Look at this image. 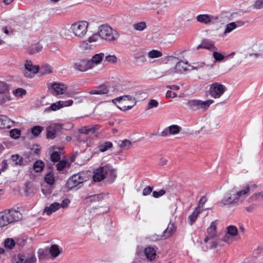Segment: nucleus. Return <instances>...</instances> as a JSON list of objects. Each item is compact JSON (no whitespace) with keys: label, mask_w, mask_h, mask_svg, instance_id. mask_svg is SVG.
<instances>
[{"label":"nucleus","mask_w":263,"mask_h":263,"mask_svg":"<svg viewBox=\"0 0 263 263\" xmlns=\"http://www.w3.org/2000/svg\"><path fill=\"white\" fill-rule=\"evenodd\" d=\"M257 185L251 182L237 184L225 193L219 202L220 206L239 205L244 202L249 196L251 188L256 189Z\"/></svg>","instance_id":"nucleus-1"},{"label":"nucleus","mask_w":263,"mask_h":263,"mask_svg":"<svg viewBox=\"0 0 263 263\" xmlns=\"http://www.w3.org/2000/svg\"><path fill=\"white\" fill-rule=\"evenodd\" d=\"M23 216L18 210L10 209L0 212V231L9 224L22 219Z\"/></svg>","instance_id":"nucleus-2"},{"label":"nucleus","mask_w":263,"mask_h":263,"mask_svg":"<svg viewBox=\"0 0 263 263\" xmlns=\"http://www.w3.org/2000/svg\"><path fill=\"white\" fill-rule=\"evenodd\" d=\"M63 249L56 244H52L45 249H41L38 251V257L40 260L47 259L54 260L63 253Z\"/></svg>","instance_id":"nucleus-3"},{"label":"nucleus","mask_w":263,"mask_h":263,"mask_svg":"<svg viewBox=\"0 0 263 263\" xmlns=\"http://www.w3.org/2000/svg\"><path fill=\"white\" fill-rule=\"evenodd\" d=\"M100 39L110 42H115L119 37V33L108 25H102L98 29Z\"/></svg>","instance_id":"nucleus-4"},{"label":"nucleus","mask_w":263,"mask_h":263,"mask_svg":"<svg viewBox=\"0 0 263 263\" xmlns=\"http://www.w3.org/2000/svg\"><path fill=\"white\" fill-rule=\"evenodd\" d=\"M89 23L87 21H80L73 23L70 28L71 32L77 37H84L87 31Z\"/></svg>","instance_id":"nucleus-5"},{"label":"nucleus","mask_w":263,"mask_h":263,"mask_svg":"<svg viewBox=\"0 0 263 263\" xmlns=\"http://www.w3.org/2000/svg\"><path fill=\"white\" fill-rule=\"evenodd\" d=\"M227 90V87L218 82L210 85L209 93L211 97L215 99L221 98Z\"/></svg>","instance_id":"nucleus-6"},{"label":"nucleus","mask_w":263,"mask_h":263,"mask_svg":"<svg viewBox=\"0 0 263 263\" xmlns=\"http://www.w3.org/2000/svg\"><path fill=\"white\" fill-rule=\"evenodd\" d=\"M113 172L112 168L109 165L101 166L93 171V180L95 182H100L103 180L107 176L111 175Z\"/></svg>","instance_id":"nucleus-7"},{"label":"nucleus","mask_w":263,"mask_h":263,"mask_svg":"<svg viewBox=\"0 0 263 263\" xmlns=\"http://www.w3.org/2000/svg\"><path fill=\"white\" fill-rule=\"evenodd\" d=\"M88 179V176L86 172H81L74 174L68 180L67 182V187L69 189H72L87 181Z\"/></svg>","instance_id":"nucleus-8"},{"label":"nucleus","mask_w":263,"mask_h":263,"mask_svg":"<svg viewBox=\"0 0 263 263\" xmlns=\"http://www.w3.org/2000/svg\"><path fill=\"white\" fill-rule=\"evenodd\" d=\"M70 202V200L68 199H64L61 203L54 202L50 204L49 206H46L43 210V213L48 216H50L53 213L60 210L61 208L65 209L67 208L69 206Z\"/></svg>","instance_id":"nucleus-9"},{"label":"nucleus","mask_w":263,"mask_h":263,"mask_svg":"<svg viewBox=\"0 0 263 263\" xmlns=\"http://www.w3.org/2000/svg\"><path fill=\"white\" fill-rule=\"evenodd\" d=\"M214 102L211 99L202 101L200 100H192L187 102L188 106L193 110H206Z\"/></svg>","instance_id":"nucleus-10"},{"label":"nucleus","mask_w":263,"mask_h":263,"mask_svg":"<svg viewBox=\"0 0 263 263\" xmlns=\"http://www.w3.org/2000/svg\"><path fill=\"white\" fill-rule=\"evenodd\" d=\"M39 71V66L34 65L32 61L26 60L22 69L23 75L28 78H32Z\"/></svg>","instance_id":"nucleus-11"},{"label":"nucleus","mask_w":263,"mask_h":263,"mask_svg":"<svg viewBox=\"0 0 263 263\" xmlns=\"http://www.w3.org/2000/svg\"><path fill=\"white\" fill-rule=\"evenodd\" d=\"M122 103L124 105L121 107L119 105H117V107L122 111H126L127 110L132 109L136 104L137 101L134 97L130 95L123 96Z\"/></svg>","instance_id":"nucleus-12"},{"label":"nucleus","mask_w":263,"mask_h":263,"mask_svg":"<svg viewBox=\"0 0 263 263\" xmlns=\"http://www.w3.org/2000/svg\"><path fill=\"white\" fill-rule=\"evenodd\" d=\"M74 67L78 70L85 72L93 69L89 59H82L74 64Z\"/></svg>","instance_id":"nucleus-13"},{"label":"nucleus","mask_w":263,"mask_h":263,"mask_svg":"<svg viewBox=\"0 0 263 263\" xmlns=\"http://www.w3.org/2000/svg\"><path fill=\"white\" fill-rule=\"evenodd\" d=\"M190 66L191 64H189L187 61H180L170 70V71L171 73H182L190 70Z\"/></svg>","instance_id":"nucleus-14"},{"label":"nucleus","mask_w":263,"mask_h":263,"mask_svg":"<svg viewBox=\"0 0 263 263\" xmlns=\"http://www.w3.org/2000/svg\"><path fill=\"white\" fill-rule=\"evenodd\" d=\"M245 24V22L240 20L234 22H231L227 24L225 26L224 31L221 34V36L223 37H226L228 35V34L231 33L237 27L242 26Z\"/></svg>","instance_id":"nucleus-15"},{"label":"nucleus","mask_w":263,"mask_h":263,"mask_svg":"<svg viewBox=\"0 0 263 263\" xmlns=\"http://www.w3.org/2000/svg\"><path fill=\"white\" fill-rule=\"evenodd\" d=\"M218 19V17L207 14H199L196 17L198 22L206 25L214 24Z\"/></svg>","instance_id":"nucleus-16"},{"label":"nucleus","mask_w":263,"mask_h":263,"mask_svg":"<svg viewBox=\"0 0 263 263\" xmlns=\"http://www.w3.org/2000/svg\"><path fill=\"white\" fill-rule=\"evenodd\" d=\"M217 222L213 221L210 226L207 229L208 236L205 238L204 241L207 243L209 240L217 237Z\"/></svg>","instance_id":"nucleus-17"},{"label":"nucleus","mask_w":263,"mask_h":263,"mask_svg":"<svg viewBox=\"0 0 263 263\" xmlns=\"http://www.w3.org/2000/svg\"><path fill=\"white\" fill-rule=\"evenodd\" d=\"M60 124H54L47 128V137L48 138L53 139L56 137L57 134L61 129Z\"/></svg>","instance_id":"nucleus-18"},{"label":"nucleus","mask_w":263,"mask_h":263,"mask_svg":"<svg viewBox=\"0 0 263 263\" xmlns=\"http://www.w3.org/2000/svg\"><path fill=\"white\" fill-rule=\"evenodd\" d=\"M51 89L56 95H63L67 89V86L63 83H53L51 85Z\"/></svg>","instance_id":"nucleus-19"},{"label":"nucleus","mask_w":263,"mask_h":263,"mask_svg":"<svg viewBox=\"0 0 263 263\" xmlns=\"http://www.w3.org/2000/svg\"><path fill=\"white\" fill-rule=\"evenodd\" d=\"M143 255L149 261H153L156 258L157 253L156 250L153 247H147L143 251Z\"/></svg>","instance_id":"nucleus-20"},{"label":"nucleus","mask_w":263,"mask_h":263,"mask_svg":"<svg viewBox=\"0 0 263 263\" xmlns=\"http://www.w3.org/2000/svg\"><path fill=\"white\" fill-rule=\"evenodd\" d=\"M219 123L215 120H210L205 122L204 125L201 127V130L206 132H209L215 129L218 128Z\"/></svg>","instance_id":"nucleus-21"},{"label":"nucleus","mask_w":263,"mask_h":263,"mask_svg":"<svg viewBox=\"0 0 263 263\" xmlns=\"http://www.w3.org/2000/svg\"><path fill=\"white\" fill-rule=\"evenodd\" d=\"M104 54L102 52L94 54L91 59H89L93 69L97 66L100 65L103 61Z\"/></svg>","instance_id":"nucleus-22"},{"label":"nucleus","mask_w":263,"mask_h":263,"mask_svg":"<svg viewBox=\"0 0 263 263\" xmlns=\"http://www.w3.org/2000/svg\"><path fill=\"white\" fill-rule=\"evenodd\" d=\"M79 47L80 50L84 53H88L95 47L93 45L91 44L87 40L81 42Z\"/></svg>","instance_id":"nucleus-23"},{"label":"nucleus","mask_w":263,"mask_h":263,"mask_svg":"<svg viewBox=\"0 0 263 263\" xmlns=\"http://www.w3.org/2000/svg\"><path fill=\"white\" fill-rule=\"evenodd\" d=\"M175 231L176 228L174 224L173 223H170L168 224L167 228L164 231L162 237L164 239L168 238L175 233Z\"/></svg>","instance_id":"nucleus-24"},{"label":"nucleus","mask_w":263,"mask_h":263,"mask_svg":"<svg viewBox=\"0 0 263 263\" xmlns=\"http://www.w3.org/2000/svg\"><path fill=\"white\" fill-rule=\"evenodd\" d=\"M109 90L107 86H100L97 89L92 90L89 92L90 95H105L108 93Z\"/></svg>","instance_id":"nucleus-25"},{"label":"nucleus","mask_w":263,"mask_h":263,"mask_svg":"<svg viewBox=\"0 0 263 263\" xmlns=\"http://www.w3.org/2000/svg\"><path fill=\"white\" fill-rule=\"evenodd\" d=\"M201 212V211L199 208H196L192 214L189 216L188 221L191 225L193 224L196 221L198 215Z\"/></svg>","instance_id":"nucleus-26"},{"label":"nucleus","mask_w":263,"mask_h":263,"mask_svg":"<svg viewBox=\"0 0 263 263\" xmlns=\"http://www.w3.org/2000/svg\"><path fill=\"white\" fill-rule=\"evenodd\" d=\"M198 49L199 48H204L208 50H210L212 51L216 50L217 48L214 46L213 43L211 42H203L201 44L199 45L197 47Z\"/></svg>","instance_id":"nucleus-27"},{"label":"nucleus","mask_w":263,"mask_h":263,"mask_svg":"<svg viewBox=\"0 0 263 263\" xmlns=\"http://www.w3.org/2000/svg\"><path fill=\"white\" fill-rule=\"evenodd\" d=\"M52 71V67L50 65H44L40 68L39 67V71L38 72H39L41 75H44L51 73Z\"/></svg>","instance_id":"nucleus-28"},{"label":"nucleus","mask_w":263,"mask_h":263,"mask_svg":"<svg viewBox=\"0 0 263 263\" xmlns=\"http://www.w3.org/2000/svg\"><path fill=\"white\" fill-rule=\"evenodd\" d=\"M132 145V142L128 139H124L118 143V146L123 150H128Z\"/></svg>","instance_id":"nucleus-29"},{"label":"nucleus","mask_w":263,"mask_h":263,"mask_svg":"<svg viewBox=\"0 0 263 263\" xmlns=\"http://www.w3.org/2000/svg\"><path fill=\"white\" fill-rule=\"evenodd\" d=\"M112 143L110 141L105 142L98 146V149L100 152H105L109 148L112 147Z\"/></svg>","instance_id":"nucleus-30"},{"label":"nucleus","mask_w":263,"mask_h":263,"mask_svg":"<svg viewBox=\"0 0 263 263\" xmlns=\"http://www.w3.org/2000/svg\"><path fill=\"white\" fill-rule=\"evenodd\" d=\"M12 100V98L10 93L9 92V90L0 95V104H4L7 102L10 101Z\"/></svg>","instance_id":"nucleus-31"},{"label":"nucleus","mask_w":263,"mask_h":263,"mask_svg":"<svg viewBox=\"0 0 263 263\" xmlns=\"http://www.w3.org/2000/svg\"><path fill=\"white\" fill-rule=\"evenodd\" d=\"M43 49V46L39 43H36L30 46L29 53L30 54H33L40 52Z\"/></svg>","instance_id":"nucleus-32"},{"label":"nucleus","mask_w":263,"mask_h":263,"mask_svg":"<svg viewBox=\"0 0 263 263\" xmlns=\"http://www.w3.org/2000/svg\"><path fill=\"white\" fill-rule=\"evenodd\" d=\"M99 129V126L96 125L91 127H84L80 130L82 133L87 134L89 133H94Z\"/></svg>","instance_id":"nucleus-33"},{"label":"nucleus","mask_w":263,"mask_h":263,"mask_svg":"<svg viewBox=\"0 0 263 263\" xmlns=\"http://www.w3.org/2000/svg\"><path fill=\"white\" fill-rule=\"evenodd\" d=\"M162 55L163 54L161 51L155 49L149 51L147 53V55L150 59L160 58L162 57Z\"/></svg>","instance_id":"nucleus-34"},{"label":"nucleus","mask_w":263,"mask_h":263,"mask_svg":"<svg viewBox=\"0 0 263 263\" xmlns=\"http://www.w3.org/2000/svg\"><path fill=\"white\" fill-rule=\"evenodd\" d=\"M133 27L135 30L142 31L146 28V24L144 22H138L134 24L133 25Z\"/></svg>","instance_id":"nucleus-35"},{"label":"nucleus","mask_w":263,"mask_h":263,"mask_svg":"<svg viewBox=\"0 0 263 263\" xmlns=\"http://www.w3.org/2000/svg\"><path fill=\"white\" fill-rule=\"evenodd\" d=\"M222 240L223 242L227 243V244L230 245L236 240V238L234 236H232L230 234L226 233L222 237Z\"/></svg>","instance_id":"nucleus-36"},{"label":"nucleus","mask_w":263,"mask_h":263,"mask_svg":"<svg viewBox=\"0 0 263 263\" xmlns=\"http://www.w3.org/2000/svg\"><path fill=\"white\" fill-rule=\"evenodd\" d=\"M11 159L16 165H23V159L19 155H13L11 156Z\"/></svg>","instance_id":"nucleus-37"},{"label":"nucleus","mask_w":263,"mask_h":263,"mask_svg":"<svg viewBox=\"0 0 263 263\" xmlns=\"http://www.w3.org/2000/svg\"><path fill=\"white\" fill-rule=\"evenodd\" d=\"M44 167V163L41 160H38L33 165V170L36 172H41Z\"/></svg>","instance_id":"nucleus-38"},{"label":"nucleus","mask_w":263,"mask_h":263,"mask_svg":"<svg viewBox=\"0 0 263 263\" xmlns=\"http://www.w3.org/2000/svg\"><path fill=\"white\" fill-rule=\"evenodd\" d=\"M227 233L235 237L238 234V229L233 225H230L227 228Z\"/></svg>","instance_id":"nucleus-39"},{"label":"nucleus","mask_w":263,"mask_h":263,"mask_svg":"<svg viewBox=\"0 0 263 263\" xmlns=\"http://www.w3.org/2000/svg\"><path fill=\"white\" fill-rule=\"evenodd\" d=\"M206 65L204 62L193 63L191 65L190 70H199L204 68Z\"/></svg>","instance_id":"nucleus-40"},{"label":"nucleus","mask_w":263,"mask_h":263,"mask_svg":"<svg viewBox=\"0 0 263 263\" xmlns=\"http://www.w3.org/2000/svg\"><path fill=\"white\" fill-rule=\"evenodd\" d=\"M13 94L16 97L22 98L26 94V91L22 88H18L13 90Z\"/></svg>","instance_id":"nucleus-41"},{"label":"nucleus","mask_w":263,"mask_h":263,"mask_svg":"<svg viewBox=\"0 0 263 263\" xmlns=\"http://www.w3.org/2000/svg\"><path fill=\"white\" fill-rule=\"evenodd\" d=\"M25 255L23 254H18L15 256L13 259L12 263H24Z\"/></svg>","instance_id":"nucleus-42"},{"label":"nucleus","mask_w":263,"mask_h":263,"mask_svg":"<svg viewBox=\"0 0 263 263\" xmlns=\"http://www.w3.org/2000/svg\"><path fill=\"white\" fill-rule=\"evenodd\" d=\"M170 135H175L180 131V127L177 125H172L168 126Z\"/></svg>","instance_id":"nucleus-43"},{"label":"nucleus","mask_w":263,"mask_h":263,"mask_svg":"<svg viewBox=\"0 0 263 263\" xmlns=\"http://www.w3.org/2000/svg\"><path fill=\"white\" fill-rule=\"evenodd\" d=\"M5 246L6 248L11 249L15 245V240L12 238H7L4 241Z\"/></svg>","instance_id":"nucleus-44"},{"label":"nucleus","mask_w":263,"mask_h":263,"mask_svg":"<svg viewBox=\"0 0 263 263\" xmlns=\"http://www.w3.org/2000/svg\"><path fill=\"white\" fill-rule=\"evenodd\" d=\"M61 108H62L61 103L60 101H59L54 103L52 104L49 107L46 108V110L56 111L60 109Z\"/></svg>","instance_id":"nucleus-45"},{"label":"nucleus","mask_w":263,"mask_h":263,"mask_svg":"<svg viewBox=\"0 0 263 263\" xmlns=\"http://www.w3.org/2000/svg\"><path fill=\"white\" fill-rule=\"evenodd\" d=\"M158 102L156 100L151 99L147 103L146 109L149 110L153 108H156L158 106Z\"/></svg>","instance_id":"nucleus-46"},{"label":"nucleus","mask_w":263,"mask_h":263,"mask_svg":"<svg viewBox=\"0 0 263 263\" xmlns=\"http://www.w3.org/2000/svg\"><path fill=\"white\" fill-rule=\"evenodd\" d=\"M43 130V127L41 126H34L31 128L32 134L35 137L38 136Z\"/></svg>","instance_id":"nucleus-47"},{"label":"nucleus","mask_w":263,"mask_h":263,"mask_svg":"<svg viewBox=\"0 0 263 263\" xmlns=\"http://www.w3.org/2000/svg\"><path fill=\"white\" fill-rule=\"evenodd\" d=\"M21 134V130L16 128L12 129L10 132V137L14 139H18L20 137Z\"/></svg>","instance_id":"nucleus-48"},{"label":"nucleus","mask_w":263,"mask_h":263,"mask_svg":"<svg viewBox=\"0 0 263 263\" xmlns=\"http://www.w3.org/2000/svg\"><path fill=\"white\" fill-rule=\"evenodd\" d=\"M100 38V35H99L98 32L97 33L93 34L91 36L89 37L87 40L92 44V43H95L98 41Z\"/></svg>","instance_id":"nucleus-49"},{"label":"nucleus","mask_w":263,"mask_h":263,"mask_svg":"<svg viewBox=\"0 0 263 263\" xmlns=\"http://www.w3.org/2000/svg\"><path fill=\"white\" fill-rule=\"evenodd\" d=\"M213 57L216 61H221L224 58V56L222 53L215 50L213 52Z\"/></svg>","instance_id":"nucleus-50"},{"label":"nucleus","mask_w":263,"mask_h":263,"mask_svg":"<svg viewBox=\"0 0 263 263\" xmlns=\"http://www.w3.org/2000/svg\"><path fill=\"white\" fill-rule=\"evenodd\" d=\"M45 181L50 185L53 184L54 182V178L53 175L51 174H47L45 177Z\"/></svg>","instance_id":"nucleus-51"},{"label":"nucleus","mask_w":263,"mask_h":263,"mask_svg":"<svg viewBox=\"0 0 263 263\" xmlns=\"http://www.w3.org/2000/svg\"><path fill=\"white\" fill-rule=\"evenodd\" d=\"M61 153L59 152H53L51 155V160L53 162H58L60 159Z\"/></svg>","instance_id":"nucleus-52"},{"label":"nucleus","mask_w":263,"mask_h":263,"mask_svg":"<svg viewBox=\"0 0 263 263\" xmlns=\"http://www.w3.org/2000/svg\"><path fill=\"white\" fill-rule=\"evenodd\" d=\"M36 259L34 255H30L27 257H25L24 263H35Z\"/></svg>","instance_id":"nucleus-53"},{"label":"nucleus","mask_w":263,"mask_h":263,"mask_svg":"<svg viewBox=\"0 0 263 263\" xmlns=\"http://www.w3.org/2000/svg\"><path fill=\"white\" fill-rule=\"evenodd\" d=\"M8 90V87L7 85L3 82H0V95L6 92Z\"/></svg>","instance_id":"nucleus-54"},{"label":"nucleus","mask_w":263,"mask_h":263,"mask_svg":"<svg viewBox=\"0 0 263 263\" xmlns=\"http://www.w3.org/2000/svg\"><path fill=\"white\" fill-rule=\"evenodd\" d=\"M105 60L111 63H116L117 62V58L115 55H108L105 57Z\"/></svg>","instance_id":"nucleus-55"},{"label":"nucleus","mask_w":263,"mask_h":263,"mask_svg":"<svg viewBox=\"0 0 263 263\" xmlns=\"http://www.w3.org/2000/svg\"><path fill=\"white\" fill-rule=\"evenodd\" d=\"M71 32L70 29H68L66 28H63L62 29L60 32L61 36L63 37H67L70 36V32Z\"/></svg>","instance_id":"nucleus-56"},{"label":"nucleus","mask_w":263,"mask_h":263,"mask_svg":"<svg viewBox=\"0 0 263 263\" xmlns=\"http://www.w3.org/2000/svg\"><path fill=\"white\" fill-rule=\"evenodd\" d=\"M61 105V108L68 107L71 106L73 101L72 100H68L67 101H60Z\"/></svg>","instance_id":"nucleus-57"},{"label":"nucleus","mask_w":263,"mask_h":263,"mask_svg":"<svg viewBox=\"0 0 263 263\" xmlns=\"http://www.w3.org/2000/svg\"><path fill=\"white\" fill-rule=\"evenodd\" d=\"M165 193V191L164 190H160L159 191H154L153 192V196L155 198H159L163 195H164Z\"/></svg>","instance_id":"nucleus-58"},{"label":"nucleus","mask_w":263,"mask_h":263,"mask_svg":"<svg viewBox=\"0 0 263 263\" xmlns=\"http://www.w3.org/2000/svg\"><path fill=\"white\" fill-rule=\"evenodd\" d=\"M67 162L65 160L60 161L57 164V167L59 171H62L66 166Z\"/></svg>","instance_id":"nucleus-59"},{"label":"nucleus","mask_w":263,"mask_h":263,"mask_svg":"<svg viewBox=\"0 0 263 263\" xmlns=\"http://www.w3.org/2000/svg\"><path fill=\"white\" fill-rule=\"evenodd\" d=\"M254 8L260 9L263 8V0H256L253 4Z\"/></svg>","instance_id":"nucleus-60"},{"label":"nucleus","mask_w":263,"mask_h":263,"mask_svg":"<svg viewBox=\"0 0 263 263\" xmlns=\"http://www.w3.org/2000/svg\"><path fill=\"white\" fill-rule=\"evenodd\" d=\"M206 201V198L205 196H203L201 198L197 208H199V209L200 210V208H202L204 206V204Z\"/></svg>","instance_id":"nucleus-61"},{"label":"nucleus","mask_w":263,"mask_h":263,"mask_svg":"<svg viewBox=\"0 0 263 263\" xmlns=\"http://www.w3.org/2000/svg\"><path fill=\"white\" fill-rule=\"evenodd\" d=\"M152 188L151 186H147L143 189L142 194L144 196H147L152 192Z\"/></svg>","instance_id":"nucleus-62"},{"label":"nucleus","mask_w":263,"mask_h":263,"mask_svg":"<svg viewBox=\"0 0 263 263\" xmlns=\"http://www.w3.org/2000/svg\"><path fill=\"white\" fill-rule=\"evenodd\" d=\"M177 97V94L171 90H167L166 93V97L168 98H174Z\"/></svg>","instance_id":"nucleus-63"},{"label":"nucleus","mask_w":263,"mask_h":263,"mask_svg":"<svg viewBox=\"0 0 263 263\" xmlns=\"http://www.w3.org/2000/svg\"><path fill=\"white\" fill-rule=\"evenodd\" d=\"M142 255V254H138L134 261V263H145L144 262L145 261V259H141V256Z\"/></svg>","instance_id":"nucleus-64"}]
</instances>
